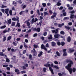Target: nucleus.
<instances>
[{
    "instance_id": "nucleus-58",
    "label": "nucleus",
    "mask_w": 76,
    "mask_h": 76,
    "mask_svg": "<svg viewBox=\"0 0 76 76\" xmlns=\"http://www.w3.org/2000/svg\"><path fill=\"white\" fill-rule=\"evenodd\" d=\"M47 32H45L43 34L44 36H46L47 35Z\"/></svg>"
},
{
    "instance_id": "nucleus-41",
    "label": "nucleus",
    "mask_w": 76,
    "mask_h": 76,
    "mask_svg": "<svg viewBox=\"0 0 76 76\" xmlns=\"http://www.w3.org/2000/svg\"><path fill=\"white\" fill-rule=\"evenodd\" d=\"M54 68H55V69H59V68H58V66H54Z\"/></svg>"
},
{
    "instance_id": "nucleus-61",
    "label": "nucleus",
    "mask_w": 76,
    "mask_h": 76,
    "mask_svg": "<svg viewBox=\"0 0 76 76\" xmlns=\"http://www.w3.org/2000/svg\"><path fill=\"white\" fill-rule=\"evenodd\" d=\"M22 67H23V69L24 70H25V69H26V68L25 66H22Z\"/></svg>"
},
{
    "instance_id": "nucleus-46",
    "label": "nucleus",
    "mask_w": 76,
    "mask_h": 76,
    "mask_svg": "<svg viewBox=\"0 0 76 76\" xmlns=\"http://www.w3.org/2000/svg\"><path fill=\"white\" fill-rule=\"evenodd\" d=\"M44 16H45L46 15H48V13L47 12H44Z\"/></svg>"
},
{
    "instance_id": "nucleus-60",
    "label": "nucleus",
    "mask_w": 76,
    "mask_h": 76,
    "mask_svg": "<svg viewBox=\"0 0 76 76\" xmlns=\"http://www.w3.org/2000/svg\"><path fill=\"white\" fill-rule=\"evenodd\" d=\"M3 67H8V65H3Z\"/></svg>"
},
{
    "instance_id": "nucleus-25",
    "label": "nucleus",
    "mask_w": 76,
    "mask_h": 76,
    "mask_svg": "<svg viewBox=\"0 0 76 76\" xmlns=\"http://www.w3.org/2000/svg\"><path fill=\"white\" fill-rule=\"evenodd\" d=\"M0 56H4V53L3 52H0Z\"/></svg>"
},
{
    "instance_id": "nucleus-53",
    "label": "nucleus",
    "mask_w": 76,
    "mask_h": 76,
    "mask_svg": "<svg viewBox=\"0 0 76 76\" xmlns=\"http://www.w3.org/2000/svg\"><path fill=\"white\" fill-rule=\"evenodd\" d=\"M53 16H55V17H56V15H57V13H56V12H54L53 13Z\"/></svg>"
},
{
    "instance_id": "nucleus-5",
    "label": "nucleus",
    "mask_w": 76,
    "mask_h": 76,
    "mask_svg": "<svg viewBox=\"0 0 76 76\" xmlns=\"http://www.w3.org/2000/svg\"><path fill=\"white\" fill-rule=\"evenodd\" d=\"M38 20L37 18H35V20L34 18H33L31 19V23L33 24V23H34V22L35 23L36 22H37V21H38Z\"/></svg>"
},
{
    "instance_id": "nucleus-27",
    "label": "nucleus",
    "mask_w": 76,
    "mask_h": 76,
    "mask_svg": "<svg viewBox=\"0 0 76 76\" xmlns=\"http://www.w3.org/2000/svg\"><path fill=\"white\" fill-rule=\"evenodd\" d=\"M41 31V28H37V31H38V32H39Z\"/></svg>"
},
{
    "instance_id": "nucleus-59",
    "label": "nucleus",
    "mask_w": 76,
    "mask_h": 76,
    "mask_svg": "<svg viewBox=\"0 0 76 76\" xmlns=\"http://www.w3.org/2000/svg\"><path fill=\"white\" fill-rule=\"evenodd\" d=\"M66 50H67V49H64L63 50V53H66Z\"/></svg>"
},
{
    "instance_id": "nucleus-10",
    "label": "nucleus",
    "mask_w": 76,
    "mask_h": 76,
    "mask_svg": "<svg viewBox=\"0 0 76 76\" xmlns=\"http://www.w3.org/2000/svg\"><path fill=\"white\" fill-rule=\"evenodd\" d=\"M54 37L55 38H58L60 37L59 34H57L54 35Z\"/></svg>"
},
{
    "instance_id": "nucleus-16",
    "label": "nucleus",
    "mask_w": 76,
    "mask_h": 76,
    "mask_svg": "<svg viewBox=\"0 0 76 76\" xmlns=\"http://www.w3.org/2000/svg\"><path fill=\"white\" fill-rule=\"evenodd\" d=\"M67 56V52L64 53V54L63 55V56H64V57H66Z\"/></svg>"
},
{
    "instance_id": "nucleus-36",
    "label": "nucleus",
    "mask_w": 76,
    "mask_h": 76,
    "mask_svg": "<svg viewBox=\"0 0 76 76\" xmlns=\"http://www.w3.org/2000/svg\"><path fill=\"white\" fill-rule=\"evenodd\" d=\"M37 36H38V34H37V33H35L34 34V37H37Z\"/></svg>"
},
{
    "instance_id": "nucleus-24",
    "label": "nucleus",
    "mask_w": 76,
    "mask_h": 76,
    "mask_svg": "<svg viewBox=\"0 0 76 76\" xmlns=\"http://www.w3.org/2000/svg\"><path fill=\"white\" fill-rule=\"evenodd\" d=\"M6 62H7V63H9V62H10V60H9L8 58H6Z\"/></svg>"
},
{
    "instance_id": "nucleus-23",
    "label": "nucleus",
    "mask_w": 76,
    "mask_h": 76,
    "mask_svg": "<svg viewBox=\"0 0 76 76\" xmlns=\"http://www.w3.org/2000/svg\"><path fill=\"white\" fill-rule=\"evenodd\" d=\"M57 45H58V46H60V45H61V42H60L58 41L57 42Z\"/></svg>"
},
{
    "instance_id": "nucleus-11",
    "label": "nucleus",
    "mask_w": 76,
    "mask_h": 76,
    "mask_svg": "<svg viewBox=\"0 0 76 76\" xmlns=\"http://www.w3.org/2000/svg\"><path fill=\"white\" fill-rule=\"evenodd\" d=\"M72 72L71 73H70V72H69L70 74H72V71H73V72H74V73H75V72H76V68H72Z\"/></svg>"
},
{
    "instance_id": "nucleus-37",
    "label": "nucleus",
    "mask_w": 76,
    "mask_h": 76,
    "mask_svg": "<svg viewBox=\"0 0 76 76\" xmlns=\"http://www.w3.org/2000/svg\"><path fill=\"white\" fill-rule=\"evenodd\" d=\"M55 34H58V29H56L55 30Z\"/></svg>"
},
{
    "instance_id": "nucleus-2",
    "label": "nucleus",
    "mask_w": 76,
    "mask_h": 76,
    "mask_svg": "<svg viewBox=\"0 0 76 76\" xmlns=\"http://www.w3.org/2000/svg\"><path fill=\"white\" fill-rule=\"evenodd\" d=\"M44 66H45V67H49V69L51 72V73L52 74V75H54V72L53 71V69H52V68H51V67L50 66H51V65L50 64H44Z\"/></svg>"
},
{
    "instance_id": "nucleus-1",
    "label": "nucleus",
    "mask_w": 76,
    "mask_h": 76,
    "mask_svg": "<svg viewBox=\"0 0 76 76\" xmlns=\"http://www.w3.org/2000/svg\"><path fill=\"white\" fill-rule=\"evenodd\" d=\"M66 63H69L68 64L67 66H65V68L67 70L70 72V73H72V68H71L72 67V65L73 64V61H72L70 60L67 59L66 61Z\"/></svg>"
},
{
    "instance_id": "nucleus-62",
    "label": "nucleus",
    "mask_w": 76,
    "mask_h": 76,
    "mask_svg": "<svg viewBox=\"0 0 76 76\" xmlns=\"http://www.w3.org/2000/svg\"><path fill=\"white\" fill-rule=\"evenodd\" d=\"M49 12L50 14H53V12H52V11L51 10H49Z\"/></svg>"
},
{
    "instance_id": "nucleus-64",
    "label": "nucleus",
    "mask_w": 76,
    "mask_h": 76,
    "mask_svg": "<svg viewBox=\"0 0 76 76\" xmlns=\"http://www.w3.org/2000/svg\"><path fill=\"white\" fill-rule=\"evenodd\" d=\"M17 4V3L15 2V1H13L12 2V4Z\"/></svg>"
},
{
    "instance_id": "nucleus-44",
    "label": "nucleus",
    "mask_w": 76,
    "mask_h": 76,
    "mask_svg": "<svg viewBox=\"0 0 76 76\" xmlns=\"http://www.w3.org/2000/svg\"><path fill=\"white\" fill-rule=\"evenodd\" d=\"M42 21H40L39 22V25H40V26H41V25H42Z\"/></svg>"
},
{
    "instance_id": "nucleus-35",
    "label": "nucleus",
    "mask_w": 76,
    "mask_h": 76,
    "mask_svg": "<svg viewBox=\"0 0 76 76\" xmlns=\"http://www.w3.org/2000/svg\"><path fill=\"white\" fill-rule=\"evenodd\" d=\"M23 12H25V11H21V12H20V13H19V14L20 15H22V14H23Z\"/></svg>"
},
{
    "instance_id": "nucleus-26",
    "label": "nucleus",
    "mask_w": 76,
    "mask_h": 76,
    "mask_svg": "<svg viewBox=\"0 0 76 76\" xmlns=\"http://www.w3.org/2000/svg\"><path fill=\"white\" fill-rule=\"evenodd\" d=\"M61 45L62 46H64V45H65V42H61Z\"/></svg>"
},
{
    "instance_id": "nucleus-32",
    "label": "nucleus",
    "mask_w": 76,
    "mask_h": 76,
    "mask_svg": "<svg viewBox=\"0 0 76 76\" xmlns=\"http://www.w3.org/2000/svg\"><path fill=\"white\" fill-rule=\"evenodd\" d=\"M61 4L60 3V2H58L57 3V5L58 6H60Z\"/></svg>"
},
{
    "instance_id": "nucleus-31",
    "label": "nucleus",
    "mask_w": 76,
    "mask_h": 76,
    "mask_svg": "<svg viewBox=\"0 0 76 76\" xmlns=\"http://www.w3.org/2000/svg\"><path fill=\"white\" fill-rule=\"evenodd\" d=\"M37 13L38 15V16H40L41 14H40V13H39V10H37Z\"/></svg>"
},
{
    "instance_id": "nucleus-52",
    "label": "nucleus",
    "mask_w": 76,
    "mask_h": 76,
    "mask_svg": "<svg viewBox=\"0 0 76 76\" xmlns=\"http://www.w3.org/2000/svg\"><path fill=\"white\" fill-rule=\"evenodd\" d=\"M63 9V7L61 6V7H60L59 9V10H62V9Z\"/></svg>"
},
{
    "instance_id": "nucleus-39",
    "label": "nucleus",
    "mask_w": 76,
    "mask_h": 76,
    "mask_svg": "<svg viewBox=\"0 0 76 76\" xmlns=\"http://www.w3.org/2000/svg\"><path fill=\"white\" fill-rule=\"evenodd\" d=\"M6 40V37H4L3 38V42H4V41H5Z\"/></svg>"
},
{
    "instance_id": "nucleus-13",
    "label": "nucleus",
    "mask_w": 76,
    "mask_h": 76,
    "mask_svg": "<svg viewBox=\"0 0 76 76\" xmlns=\"http://www.w3.org/2000/svg\"><path fill=\"white\" fill-rule=\"evenodd\" d=\"M74 16H75V15H74V14H71L70 16V19H74Z\"/></svg>"
},
{
    "instance_id": "nucleus-28",
    "label": "nucleus",
    "mask_w": 76,
    "mask_h": 76,
    "mask_svg": "<svg viewBox=\"0 0 76 76\" xmlns=\"http://www.w3.org/2000/svg\"><path fill=\"white\" fill-rule=\"evenodd\" d=\"M17 26L20 27V23H17V25H16L15 27H17Z\"/></svg>"
},
{
    "instance_id": "nucleus-9",
    "label": "nucleus",
    "mask_w": 76,
    "mask_h": 76,
    "mask_svg": "<svg viewBox=\"0 0 76 76\" xmlns=\"http://www.w3.org/2000/svg\"><path fill=\"white\" fill-rule=\"evenodd\" d=\"M67 41L68 42H70L71 41V38L69 36L67 38Z\"/></svg>"
},
{
    "instance_id": "nucleus-51",
    "label": "nucleus",
    "mask_w": 76,
    "mask_h": 76,
    "mask_svg": "<svg viewBox=\"0 0 76 76\" xmlns=\"http://www.w3.org/2000/svg\"><path fill=\"white\" fill-rule=\"evenodd\" d=\"M39 18L40 19V20H42L43 19V17L41 16H39Z\"/></svg>"
},
{
    "instance_id": "nucleus-20",
    "label": "nucleus",
    "mask_w": 76,
    "mask_h": 76,
    "mask_svg": "<svg viewBox=\"0 0 76 76\" xmlns=\"http://www.w3.org/2000/svg\"><path fill=\"white\" fill-rule=\"evenodd\" d=\"M56 55H57L59 57H60V53H59V52H58L56 51Z\"/></svg>"
},
{
    "instance_id": "nucleus-15",
    "label": "nucleus",
    "mask_w": 76,
    "mask_h": 76,
    "mask_svg": "<svg viewBox=\"0 0 76 76\" xmlns=\"http://www.w3.org/2000/svg\"><path fill=\"white\" fill-rule=\"evenodd\" d=\"M17 2H18V3H19V4H21L22 3V0H19L18 1H17Z\"/></svg>"
},
{
    "instance_id": "nucleus-49",
    "label": "nucleus",
    "mask_w": 76,
    "mask_h": 76,
    "mask_svg": "<svg viewBox=\"0 0 76 76\" xmlns=\"http://www.w3.org/2000/svg\"><path fill=\"white\" fill-rule=\"evenodd\" d=\"M7 7V6H4L3 5H2V6L1 7V8H4V7Z\"/></svg>"
},
{
    "instance_id": "nucleus-45",
    "label": "nucleus",
    "mask_w": 76,
    "mask_h": 76,
    "mask_svg": "<svg viewBox=\"0 0 76 76\" xmlns=\"http://www.w3.org/2000/svg\"><path fill=\"white\" fill-rule=\"evenodd\" d=\"M53 62L55 64H58V63L57 61H54Z\"/></svg>"
},
{
    "instance_id": "nucleus-4",
    "label": "nucleus",
    "mask_w": 76,
    "mask_h": 76,
    "mask_svg": "<svg viewBox=\"0 0 76 76\" xmlns=\"http://www.w3.org/2000/svg\"><path fill=\"white\" fill-rule=\"evenodd\" d=\"M12 20L14 21H17L18 22H19V18L18 17V16H16V18L15 17L12 18Z\"/></svg>"
},
{
    "instance_id": "nucleus-57",
    "label": "nucleus",
    "mask_w": 76,
    "mask_h": 76,
    "mask_svg": "<svg viewBox=\"0 0 76 76\" xmlns=\"http://www.w3.org/2000/svg\"><path fill=\"white\" fill-rule=\"evenodd\" d=\"M30 23H29V22H27V26H30Z\"/></svg>"
},
{
    "instance_id": "nucleus-22",
    "label": "nucleus",
    "mask_w": 76,
    "mask_h": 76,
    "mask_svg": "<svg viewBox=\"0 0 76 76\" xmlns=\"http://www.w3.org/2000/svg\"><path fill=\"white\" fill-rule=\"evenodd\" d=\"M8 24L9 25H10L11 24V19H10L9 20H8Z\"/></svg>"
},
{
    "instance_id": "nucleus-34",
    "label": "nucleus",
    "mask_w": 76,
    "mask_h": 76,
    "mask_svg": "<svg viewBox=\"0 0 76 76\" xmlns=\"http://www.w3.org/2000/svg\"><path fill=\"white\" fill-rule=\"evenodd\" d=\"M33 47L35 48H38V45H36L35 44H34V45Z\"/></svg>"
},
{
    "instance_id": "nucleus-30",
    "label": "nucleus",
    "mask_w": 76,
    "mask_h": 76,
    "mask_svg": "<svg viewBox=\"0 0 76 76\" xmlns=\"http://www.w3.org/2000/svg\"><path fill=\"white\" fill-rule=\"evenodd\" d=\"M9 13L10 15L11 16V15H12V10H10L9 11Z\"/></svg>"
},
{
    "instance_id": "nucleus-6",
    "label": "nucleus",
    "mask_w": 76,
    "mask_h": 76,
    "mask_svg": "<svg viewBox=\"0 0 76 76\" xmlns=\"http://www.w3.org/2000/svg\"><path fill=\"white\" fill-rule=\"evenodd\" d=\"M41 48L42 49H44L45 51H47V49L45 48L44 45L43 44L41 45Z\"/></svg>"
},
{
    "instance_id": "nucleus-63",
    "label": "nucleus",
    "mask_w": 76,
    "mask_h": 76,
    "mask_svg": "<svg viewBox=\"0 0 76 76\" xmlns=\"http://www.w3.org/2000/svg\"><path fill=\"white\" fill-rule=\"evenodd\" d=\"M26 5L25 4L22 7V9H25V8H26Z\"/></svg>"
},
{
    "instance_id": "nucleus-54",
    "label": "nucleus",
    "mask_w": 76,
    "mask_h": 76,
    "mask_svg": "<svg viewBox=\"0 0 76 76\" xmlns=\"http://www.w3.org/2000/svg\"><path fill=\"white\" fill-rule=\"evenodd\" d=\"M26 53V50H25L23 51V54H25V53Z\"/></svg>"
},
{
    "instance_id": "nucleus-19",
    "label": "nucleus",
    "mask_w": 76,
    "mask_h": 76,
    "mask_svg": "<svg viewBox=\"0 0 76 76\" xmlns=\"http://www.w3.org/2000/svg\"><path fill=\"white\" fill-rule=\"evenodd\" d=\"M6 27V25H4L3 26H2L0 27V28L1 29H4Z\"/></svg>"
},
{
    "instance_id": "nucleus-55",
    "label": "nucleus",
    "mask_w": 76,
    "mask_h": 76,
    "mask_svg": "<svg viewBox=\"0 0 76 76\" xmlns=\"http://www.w3.org/2000/svg\"><path fill=\"white\" fill-rule=\"evenodd\" d=\"M58 75L59 76H63V74L61 73H58Z\"/></svg>"
},
{
    "instance_id": "nucleus-50",
    "label": "nucleus",
    "mask_w": 76,
    "mask_h": 76,
    "mask_svg": "<svg viewBox=\"0 0 76 76\" xmlns=\"http://www.w3.org/2000/svg\"><path fill=\"white\" fill-rule=\"evenodd\" d=\"M1 12H2V13H4V12L5 11V10H4V9H1Z\"/></svg>"
},
{
    "instance_id": "nucleus-21",
    "label": "nucleus",
    "mask_w": 76,
    "mask_h": 76,
    "mask_svg": "<svg viewBox=\"0 0 76 76\" xmlns=\"http://www.w3.org/2000/svg\"><path fill=\"white\" fill-rule=\"evenodd\" d=\"M65 28L66 29H68V30H70V27H68L67 26H65Z\"/></svg>"
},
{
    "instance_id": "nucleus-40",
    "label": "nucleus",
    "mask_w": 76,
    "mask_h": 76,
    "mask_svg": "<svg viewBox=\"0 0 76 76\" xmlns=\"http://www.w3.org/2000/svg\"><path fill=\"white\" fill-rule=\"evenodd\" d=\"M46 70H47V69L45 67L43 68V72H46Z\"/></svg>"
},
{
    "instance_id": "nucleus-3",
    "label": "nucleus",
    "mask_w": 76,
    "mask_h": 76,
    "mask_svg": "<svg viewBox=\"0 0 76 76\" xmlns=\"http://www.w3.org/2000/svg\"><path fill=\"white\" fill-rule=\"evenodd\" d=\"M33 50H31V53H33V56L35 57V56H37V51L35 50V49L34 48Z\"/></svg>"
},
{
    "instance_id": "nucleus-8",
    "label": "nucleus",
    "mask_w": 76,
    "mask_h": 76,
    "mask_svg": "<svg viewBox=\"0 0 76 76\" xmlns=\"http://www.w3.org/2000/svg\"><path fill=\"white\" fill-rule=\"evenodd\" d=\"M51 44L52 47H55L56 45V43L54 42H51Z\"/></svg>"
},
{
    "instance_id": "nucleus-43",
    "label": "nucleus",
    "mask_w": 76,
    "mask_h": 76,
    "mask_svg": "<svg viewBox=\"0 0 76 76\" xmlns=\"http://www.w3.org/2000/svg\"><path fill=\"white\" fill-rule=\"evenodd\" d=\"M63 15L64 16H66V15L67 14L66 13V12H63Z\"/></svg>"
},
{
    "instance_id": "nucleus-38",
    "label": "nucleus",
    "mask_w": 76,
    "mask_h": 76,
    "mask_svg": "<svg viewBox=\"0 0 76 76\" xmlns=\"http://www.w3.org/2000/svg\"><path fill=\"white\" fill-rule=\"evenodd\" d=\"M13 44L15 46H16V45H17V43H16L15 42H13Z\"/></svg>"
},
{
    "instance_id": "nucleus-56",
    "label": "nucleus",
    "mask_w": 76,
    "mask_h": 76,
    "mask_svg": "<svg viewBox=\"0 0 76 76\" xmlns=\"http://www.w3.org/2000/svg\"><path fill=\"white\" fill-rule=\"evenodd\" d=\"M42 5H43V7H45V6H46V4L45 3H43L42 4Z\"/></svg>"
},
{
    "instance_id": "nucleus-18",
    "label": "nucleus",
    "mask_w": 76,
    "mask_h": 76,
    "mask_svg": "<svg viewBox=\"0 0 76 76\" xmlns=\"http://www.w3.org/2000/svg\"><path fill=\"white\" fill-rule=\"evenodd\" d=\"M11 38H12V37L11 36L8 37L7 39V41H10Z\"/></svg>"
},
{
    "instance_id": "nucleus-48",
    "label": "nucleus",
    "mask_w": 76,
    "mask_h": 76,
    "mask_svg": "<svg viewBox=\"0 0 76 76\" xmlns=\"http://www.w3.org/2000/svg\"><path fill=\"white\" fill-rule=\"evenodd\" d=\"M7 32V30H4L3 32V34H5V33H6V32Z\"/></svg>"
},
{
    "instance_id": "nucleus-47",
    "label": "nucleus",
    "mask_w": 76,
    "mask_h": 76,
    "mask_svg": "<svg viewBox=\"0 0 76 76\" xmlns=\"http://www.w3.org/2000/svg\"><path fill=\"white\" fill-rule=\"evenodd\" d=\"M69 10H73V7H69L68 8Z\"/></svg>"
},
{
    "instance_id": "nucleus-17",
    "label": "nucleus",
    "mask_w": 76,
    "mask_h": 76,
    "mask_svg": "<svg viewBox=\"0 0 76 76\" xmlns=\"http://www.w3.org/2000/svg\"><path fill=\"white\" fill-rule=\"evenodd\" d=\"M9 9L7 8L5 10V13L7 14L9 13Z\"/></svg>"
},
{
    "instance_id": "nucleus-14",
    "label": "nucleus",
    "mask_w": 76,
    "mask_h": 76,
    "mask_svg": "<svg viewBox=\"0 0 76 76\" xmlns=\"http://www.w3.org/2000/svg\"><path fill=\"white\" fill-rule=\"evenodd\" d=\"M48 39H53V37H52V35H50V36L49 37H48Z\"/></svg>"
},
{
    "instance_id": "nucleus-42",
    "label": "nucleus",
    "mask_w": 76,
    "mask_h": 76,
    "mask_svg": "<svg viewBox=\"0 0 76 76\" xmlns=\"http://www.w3.org/2000/svg\"><path fill=\"white\" fill-rule=\"evenodd\" d=\"M75 13V11L74 10L70 12V13H71V14H73V13Z\"/></svg>"
},
{
    "instance_id": "nucleus-33",
    "label": "nucleus",
    "mask_w": 76,
    "mask_h": 76,
    "mask_svg": "<svg viewBox=\"0 0 76 76\" xmlns=\"http://www.w3.org/2000/svg\"><path fill=\"white\" fill-rule=\"evenodd\" d=\"M15 22H12V24L11 25L12 26H15Z\"/></svg>"
},
{
    "instance_id": "nucleus-7",
    "label": "nucleus",
    "mask_w": 76,
    "mask_h": 76,
    "mask_svg": "<svg viewBox=\"0 0 76 76\" xmlns=\"http://www.w3.org/2000/svg\"><path fill=\"white\" fill-rule=\"evenodd\" d=\"M15 71L16 73H17V75H19L20 73V70L19 69H15Z\"/></svg>"
},
{
    "instance_id": "nucleus-29",
    "label": "nucleus",
    "mask_w": 76,
    "mask_h": 76,
    "mask_svg": "<svg viewBox=\"0 0 76 76\" xmlns=\"http://www.w3.org/2000/svg\"><path fill=\"white\" fill-rule=\"evenodd\" d=\"M60 34L62 35H64V34H65V33H64V32L63 31H61L60 32Z\"/></svg>"
},
{
    "instance_id": "nucleus-12",
    "label": "nucleus",
    "mask_w": 76,
    "mask_h": 76,
    "mask_svg": "<svg viewBox=\"0 0 76 76\" xmlns=\"http://www.w3.org/2000/svg\"><path fill=\"white\" fill-rule=\"evenodd\" d=\"M69 51L70 53H73V52H74L75 51V49L72 50L71 49H69Z\"/></svg>"
}]
</instances>
